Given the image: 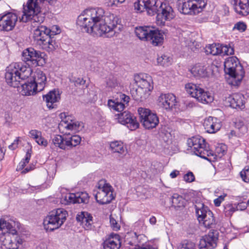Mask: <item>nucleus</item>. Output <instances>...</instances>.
<instances>
[{
  "instance_id": "nucleus-63",
  "label": "nucleus",
  "mask_w": 249,
  "mask_h": 249,
  "mask_svg": "<svg viewBox=\"0 0 249 249\" xmlns=\"http://www.w3.org/2000/svg\"><path fill=\"white\" fill-rule=\"evenodd\" d=\"M235 127L238 129H242L244 131H245L247 129L246 126L244 125L243 122L235 123Z\"/></svg>"
},
{
  "instance_id": "nucleus-22",
  "label": "nucleus",
  "mask_w": 249,
  "mask_h": 249,
  "mask_svg": "<svg viewBox=\"0 0 249 249\" xmlns=\"http://www.w3.org/2000/svg\"><path fill=\"white\" fill-rule=\"evenodd\" d=\"M226 103L231 107L242 109L245 108L244 96L240 93H234L226 99Z\"/></svg>"
},
{
  "instance_id": "nucleus-56",
  "label": "nucleus",
  "mask_w": 249,
  "mask_h": 249,
  "mask_svg": "<svg viewBox=\"0 0 249 249\" xmlns=\"http://www.w3.org/2000/svg\"><path fill=\"white\" fill-rule=\"evenodd\" d=\"M184 180L187 182H192L195 180V176L193 173L189 172L184 176Z\"/></svg>"
},
{
  "instance_id": "nucleus-53",
  "label": "nucleus",
  "mask_w": 249,
  "mask_h": 249,
  "mask_svg": "<svg viewBox=\"0 0 249 249\" xmlns=\"http://www.w3.org/2000/svg\"><path fill=\"white\" fill-rule=\"evenodd\" d=\"M247 29L246 24L243 22H238L236 23L233 28V30H237L240 32H244Z\"/></svg>"
},
{
  "instance_id": "nucleus-8",
  "label": "nucleus",
  "mask_w": 249,
  "mask_h": 249,
  "mask_svg": "<svg viewBox=\"0 0 249 249\" xmlns=\"http://www.w3.org/2000/svg\"><path fill=\"white\" fill-rule=\"evenodd\" d=\"M196 213L199 224L206 228H213L215 221L213 213L203 203H197L195 206Z\"/></svg>"
},
{
  "instance_id": "nucleus-39",
  "label": "nucleus",
  "mask_w": 249,
  "mask_h": 249,
  "mask_svg": "<svg viewBox=\"0 0 249 249\" xmlns=\"http://www.w3.org/2000/svg\"><path fill=\"white\" fill-rule=\"evenodd\" d=\"M185 88L187 92L196 99L198 94H200V91H201V88L199 86L193 83L186 84Z\"/></svg>"
},
{
  "instance_id": "nucleus-51",
  "label": "nucleus",
  "mask_w": 249,
  "mask_h": 249,
  "mask_svg": "<svg viewBox=\"0 0 249 249\" xmlns=\"http://www.w3.org/2000/svg\"><path fill=\"white\" fill-rule=\"evenodd\" d=\"M240 177L243 181L249 182V167L247 166L240 173Z\"/></svg>"
},
{
  "instance_id": "nucleus-37",
  "label": "nucleus",
  "mask_w": 249,
  "mask_h": 249,
  "mask_svg": "<svg viewBox=\"0 0 249 249\" xmlns=\"http://www.w3.org/2000/svg\"><path fill=\"white\" fill-rule=\"evenodd\" d=\"M200 92L196 98L198 101L203 104H209L213 101V97L211 93L204 91L202 88Z\"/></svg>"
},
{
  "instance_id": "nucleus-27",
  "label": "nucleus",
  "mask_w": 249,
  "mask_h": 249,
  "mask_svg": "<svg viewBox=\"0 0 249 249\" xmlns=\"http://www.w3.org/2000/svg\"><path fill=\"white\" fill-rule=\"evenodd\" d=\"M164 40V32L152 27L147 41H150L154 46L161 45Z\"/></svg>"
},
{
  "instance_id": "nucleus-5",
  "label": "nucleus",
  "mask_w": 249,
  "mask_h": 249,
  "mask_svg": "<svg viewBox=\"0 0 249 249\" xmlns=\"http://www.w3.org/2000/svg\"><path fill=\"white\" fill-rule=\"evenodd\" d=\"M114 189L105 180H100L93 191V195L98 203L105 204L110 203L114 198Z\"/></svg>"
},
{
  "instance_id": "nucleus-49",
  "label": "nucleus",
  "mask_w": 249,
  "mask_h": 249,
  "mask_svg": "<svg viewBox=\"0 0 249 249\" xmlns=\"http://www.w3.org/2000/svg\"><path fill=\"white\" fill-rule=\"evenodd\" d=\"M220 55H232L234 53V49L232 47L228 45H223L221 44Z\"/></svg>"
},
{
  "instance_id": "nucleus-3",
  "label": "nucleus",
  "mask_w": 249,
  "mask_h": 249,
  "mask_svg": "<svg viewBox=\"0 0 249 249\" xmlns=\"http://www.w3.org/2000/svg\"><path fill=\"white\" fill-rule=\"evenodd\" d=\"M224 71L230 76L228 82L233 86H238L245 75L243 67L235 56L229 57L225 60Z\"/></svg>"
},
{
  "instance_id": "nucleus-2",
  "label": "nucleus",
  "mask_w": 249,
  "mask_h": 249,
  "mask_svg": "<svg viewBox=\"0 0 249 249\" xmlns=\"http://www.w3.org/2000/svg\"><path fill=\"white\" fill-rule=\"evenodd\" d=\"M45 1L51 5H55L57 0H32V28H35L33 38L35 43L39 46L49 36L47 27L41 25L45 18L44 14L41 11V7Z\"/></svg>"
},
{
  "instance_id": "nucleus-23",
  "label": "nucleus",
  "mask_w": 249,
  "mask_h": 249,
  "mask_svg": "<svg viewBox=\"0 0 249 249\" xmlns=\"http://www.w3.org/2000/svg\"><path fill=\"white\" fill-rule=\"evenodd\" d=\"M77 221L86 230L91 229L93 224L92 215L87 212H80L76 216Z\"/></svg>"
},
{
  "instance_id": "nucleus-41",
  "label": "nucleus",
  "mask_w": 249,
  "mask_h": 249,
  "mask_svg": "<svg viewBox=\"0 0 249 249\" xmlns=\"http://www.w3.org/2000/svg\"><path fill=\"white\" fill-rule=\"evenodd\" d=\"M221 44H213L209 45L205 48V52L207 54L213 55H220Z\"/></svg>"
},
{
  "instance_id": "nucleus-61",
  "label": "nucleus",
  "mask_w": 249,
  "mask_h": 249,
  "mask_svg": "<svg viewBox=\"0 0 249 249\" xmlns=\"http://www.w3.org/2000/svg\"><path fill=\"white\" fill-rule=\"evenodd\" d=\"M18 138L16 139L11 144L9 145V148L12 150L16 149L18 146Z\"/></svg>"
},
{
  "instance_id": "nucleus-20",
  "label": "nucleus",
  "mask_w": 249,
  "mask_h": 249,
  "mask_svg": "<svg viewBox=\"0 0 249 249\" xmlns=\"http://www.w3.org/2000/svg\"><path fill=\"white\" fill-rule=\"evenodd\" d=\"M218 239L217 231L210 232L208 235L203 237L199 241L200 249H212L216 247Z\"/></svg>"
},
{
  "instance_id": "nucleus-25",
  "label": "nucleus",
  "mask_w": 249,
  "mask_h": 249,
  "mask_svg": "<svg viewBox=\"0 0 249 249\" xmlns=\"http://www.w3.org/2000/svg\"><path fill=\"white\" fill-rule=\"evenodd\" d=\"M203 125L206 132L214 133L220 129L221 123L217 118L210 116L204 120Z\"/></svg>"
},
{
  "instance_id": "nucleus-19",
  "label": "nucleus",
  "mask_w": 249,
  "mask_h": 249,
  "mask_svg": "<svg viewBox=\"0 0 249 249\" xmlns=\"http://www.w3.org/2000/svg\"><path fill=\"white\" fill-rule=\"evenodd\" d=\"M46 81V77L43 72L37 70L34 74L32 80V95L40 92L44 89Z\"/></svg>"
},
{
  "instance_id": "nucleus-44",
  "label": "nucleus",
  "mask_w": 249,
  "mask_h": 249,
  "mask_svg": "<svg viewBox=\"0 0 249 249\" xmlns=\"http://www.w3.org/2000/svg\"><path fill=\"white\" fill-rule=\"evenodd\" d=\"M173 205L175 207H181L184 206L185 200L182 196L178 194H174L172 196Z\"/></svg>"
},
{
  "instance_id": "nucleus-14",
  "label": "nucleus",
  "mask_w": 249,
  "mask_h": 249,
  "mask_svg": "<svg viewBox=\"0 0 249 249\" xmlns=\"http://www.w3.org/2000/svg\"><path fill=\"white\" fill-rule=\"evenodd\" d=\"M17 234H12L10 231L0 235L1 246L6 249H18L22 243V239L19 237H15Z\"/></svg>"
},
{
  "instance_id": "nucleus-62",
  "label": "nucleus",
  "mask_w": 249,
  "mask_h": 249,
  "mask_svg": "<svg viewBox=\"0 0 249 249\" xmlns=\"http://www.w3.org/2000/svg\"><path fill=\"white\" fill-rule=\"evenodd\" d=\"M108 5L111 7L117 6L120 3L118 0H108Z\"/></svg>"
},
{
  "instance_id": "nucleus-15",
  "label": "nucleus",
  "mask_w": 249,
  "mask_h": 249,
  "mask_svg": "<svg viewBox=\"0 0 249 249\" xmlns=\"http://www.w3.org/2000/svg\"><path fill=\"white\" fill-rule=\"evenodd\" d=\"M22 59L26 62V65L23 66L20 63L19 64V69L18 70L19 75L20 77L21 82L29 78L31 75V68L30 67V64L27 62H31V52L30 51V48H27L22 52Z\"/></svg>"
},
{
  "instance_id": "nucleus-29",
  "label": "nucleus",
  "mask_w": 249,
  "mask_h": 249,
  "mask_svg": "<svg viewBox=\"0 0 249 249\" xmlns=\"http://www.w3.org/2000/svg\"><path fill=\"white\" fill-rule=\"evenodd\" d=\"M31 150H28L26 153V156L24 159L19 163L17 166L16 170L17 171H21L22 175H24L31 170V165H29L28 167L24 169V167L26 166L27 164L29 163L31 154L29 151Z\"/></svg>"
},
{
  "instance_id": "nucleus-18",
  "label": "nucleus",
  "mask_w": 249,
  "mask_h": 249,
  "mask_svg": "<svg viewBox=\"0 0 249 249\" xmlns=\"http://www.w3.org/2000/svg\"><path fill=\"white\" fill-rule=\"evenodd\" d=\"M18 20L17 16L13 13H8L0 18V29L10 31L13 29Z\"/></svg>"
},
{
  "instance_id": "nucleus-30",
  "label": "nucleus",
  "mask_w": 249,
  "mask_h": 249,
  "mask_svg": "<svg viewBox=\"0 0 249 249\" xmlns=\"http://www.w3.org/2000/svg\"><path fill=\"white\" fill-rule=\"evenodd\" d=\"M152 27L139 26L135 28V34L141 40L147 41Z\"/></svg>"
},
{
  "instance_id": "nucleus-60",
  "label": "nucleus",
  "mask_w": 249,
  "mask_h": 249,
  "mask_svg": "<svg viewBox=\"0 0 249 249\" xmlns=\"http://www.w3.org/2000/svg\"><path fill=\"white\" fill-rule=\"evenodd\" d=\"M247 208V204L245 202H241L237 205L236 206V210L244 211Z\"/></svg>"
},
{
  "instance_id": "nucleus-21",
  "label": "nucleus",
  "mask_w": 249,
  "mask_h": 249,
  "mask_svg": "<svg viewBox=\"0 0 249 249\" xmlns=\"http://www.w3.org/2000/svg\"><path fill=\"white\" fill-rule=\"evenodd\" d=\"M160 9L161 10V13H158L157 17L158 20H160L159 24H164L165 21L173 18L174 17L173 10L168 4L160 2L159 6V9Z\"/></svg>"
},
{
  "instance_id": "nucleus-38",
  "label": "nucleus",
  "mask_w": 249,
  "mask_h": 249,
  "mask_svg": "<svg viewBox=\"0 0 249 249\" xmlns=\"http://www.w3.org/2000/svg\"><path fill=\"white\" fill-rule=\"evenodd\" d=\"M18 223H16L15 221L11 220L10 222L7 221L4 219L0 220V230L6 229L7 231H10L12 234H15L17 232L15 226L18 225Z\"/></svg>"
},
{
  "instance_id": "nucleus-35",
  "label": "nucleus",
  "mask_w": 249,
  "mask_h": 249,
  "mask_svg": "<svg viewBox=\"0 0 249 249\" xmlns=\"http://www.w3.org/2000/svg\"><path fill=\"white\" fill-rule=\"evenodd\" d=\"M40 47L48 52H53L58 48V44L54 39L49 36L48 39H46Z\"/></svg>"
},
{
  "instance_id": "nucleus-17",
  "label": "nucleus",
  "mask_w": 249,
  "mask_h": 249,
  "mask_svg": "<svg viewBox=\"0 0 249 249\" xmlns=\"http://www.w3.org/2000/svg\"><path fill=\"white\" fill-rule=\"evenodd\" d=\"M118 122L120 124L125 125L131 130H134L139 126V123L137 121L134 115L128 111L124 112L118 115Z\"/></svg>"
},
{
  "instance_id": "nucleus-43",
  "label": "nucleus",
  "mask_w": 249,
  "mask_h": 249,
  "mask_svg": "<svg viewBox=\"0 0 249 249\" xmlns=\"http://www.w3.org/2000/svg\"><path fill=\"white\" fill-rule=\"evenodd\" d=\"M32 139H35L36 142L40 145L46 146L47 145V141L42 137L40 131L32 130Z\"/></svg>"
},
{
  "instance_id": "nucleus-31",
  "label": "nucleus",
  "mask_w": 249,
  "mask_h": 249,
  "mask_svg": "<svg viewBox=\"0 0 249 249\" xmlns=\"http://www.w3.org/2000/svg\"><path fill=\"white\" fill-rule=\"evenodd\" d=\"M120 246L119 236L117 235L109 238L104 243V249H119Z\"/></svg>"
},
{
  "instance_id": "nucleus-46",
  "label": "nucleus",
  "mask_w": 249,
  "mask_h": 249,
  "mask_svg": "<svg viewBox=\"0 0 249 249\" xmlns=\"http://www.w3.org/2000/svg\"><path fill=\"white\" fill-rule=\"evenodd\" d=\"M20 85H21V94L24 96L30 95L31 91V80L29 79L27 82L24 83L20 82Z\"/></svg>"
},
{
  "instance_id": "nucleus-12",
  "label": "nucleus",
  "mask_w": 249,
  "mask_h": 249,
  "mask_svg": "<svg viewBox=\"0 0 249 249\" xmlns=\"http://www.w3.org/2000/svg\"><path fill=\"white\" fill-rule=\"evenodd\" d=\"M160 2L157 0H137L134 4L135 10L138 12L145 11L149 16H154L159 12Z\"/></svg>"
},
{
  "instance_id": "nucleus-34",
  "label": "nucleus",
  "mask_w": 249,
  "mask_h": 249,
  "mask_svg": "<svg viewBox=\"0 0 249 249\" xmlns=\"http://www.w3.org/2000/svg\"><path fill=\"white\" fill-rule=\"evenodd\" d=\"M110 148L113 153H116L119 155H124L126 150L123 143L121 141H114L110 143Z\"/></svg>"
},
{
  "instance_id": "nucleus-9",
  "label": "nucleus",
  "mask_w": 249,
  "mask_h": 249,
  "mask_svg": "<svg viewBox=\"0 0 249 249\" xmlns=\"http://www.w3.org/2000/svg\"><path fill=\"white\" fill-rule=\"evenodd\" d=\"M140 121L143 126L147 129L155 128L159 123V118L156 113L144 107L138 109Z\"/></svg>"
},
{
  "instance_id": "nucleus-40",
  "label": "nucleus",
  "mask_w": 249,
  "mask_h": 249,
  "mask_svg": "<svg viewBox=\"0 0 249 249\" xmlns=\"http://www.w3.org/2000/svg\"><path fill=\"white\" fill-rule=\"evenodd\" d=\"M192 74L196 77H204L207 75V72L204 66L197 64L191 70Z\"/></svg>"
},
{
  "instance_id": "nucleus-16",
  "label": "nucleus",
  "mask_w": 249,
  "mask_h": 249,
  "mask_svg": "<svg viewBox=\"0 0 249 249\" xmlns=\"http://www.w3.org/2000/svg\"><path fill=\"white\" fill-rule=\"evenodd\" d=\"M158 105L167 111L176 109L178 107L176 97L172 93L161 94L158 98Z\"/></svg>"
},
{
  "instance_id": "nucleus-24",
  "label": "nucleus",
  "mask_w": 249,
  "mask_h": 249,
  "mask_svg": "<svg viewBox=\"0 0 249 249\" xmlns=\"http://www.w3.org/2000/svg\"><path fill=\"white\" fill-rule=\"evenodd\" d=\"M120 102L115 101L112 100L108 101V106L110 109L114 110L121 112L123 111L125 106L129 102L130 98L124 94H120L119 95Z\"/></svg>"
},
{
  "instance_id": "nucleus-50",
  "label": "nucleus",
  "mask_w": 249,
  "mask_h": 249,
  "mask_svg": "<svg viewBox=\"0 0 249 249\" xmlns=\"http://www.w3.org/2000/svg\"><path fill=\"white\" fill-rule=\"evenodd\" d=\"M236 210V207L231 204H228L224 207V213L226 216L230 217Z\"/></svg>"
},
{
  "instance_id": "nucleus-64",
  "label": "nucleus",
  "mask_w": 249,
  "mask_h": 249,
  "mask_svg": "<svg viewBox=\"0 0 249 249\" xmlns=\"http://www.w3.org/2000/svg\"><path fill=\"white\" fill-rule=\"evenodd\" d=\"M36 249H47V246L45 243H38L36 247Z\"/></svg>"
},
{
  "instance_id": "nucleus-55",
  "label": "nucleus",
  "mask_w": 249,
  "mask_h": 249,
  "mask_svg": "<svg viewBox=\"0 0 249 249\" xmlns=\"http://www.w3.org/2000/svg\"><path fill=\"white\" fill-rule=\"evenodd\" d=\"M118 83L116 78L112 77L109 78L107 81V85L111 88H114L118 86Z\"/></svg>"
},
{
  "instance_id": "nucleus-45",
  "label": "nucleus",
  "mask_w": 249,
  "mask_h": 249,
  "mask_svg": "<svg viewBox=\"0 0 249 249\" xmlns=\"http://www.w3.org/2000/svg\"><path fill=\"white\" fill-rule=\"evenodd\" d=\"M157 62L159 64L164 67H168L172 63V58L166 54H163L157 58Z\"/></svg>"
},
{
  "instance_id": "nucleus-47",
  "label": "nucleus",
  "mask_w": 249,
  "mask_h": 249,
  "mask_svg": "<svg viewBox=\"0 0 249 249\" xmlns=\"http://www.w3.org/2000/svg\"><path fill=\"white\" fill-rule=\"evenodd\" d=\"M75 195L76 196V203H86L89 201V195L86 192H77L75 193Z\"/></svg>"
},
{
  "instance_id": "nucleus-57",
  "label": "nucleus",
  "mask_w": 249,
  "mask_h": 249,
  "mask_svg": "<svg viewBox=\"0 0 249 249\" xmlns=\"http://www.w3.org/2000/svg\"><path fill=\"white\" fill-rule=\"evenodd\" d=\"M195 244L191 241H185L182 245L181 249H194Z\"/></svg>"
},
{
  "instance_id": "nucleus-1",
  "label": "nucleus",
  "mask_w": 249,
  "mask_h": 249,
  "mask_svg": "<svg viewBox=\"0 0 249 249\" xmlns=\"http://www.w3.org/2000/svg\"><path fill=\"white\" fill-rule=\"evenodd\" d=\"M76 23L83 32L99 36L106 34H109L108 36H115L123 29L117 17L111 14L105 15L104 10L100 7L84 10L78 17Z\"/></svg>"
},
{
  "instance_id": "nucleus-4",
  "label": "nucleus",
  "mask_w": 249,
  "mask_h": 249,
  "mask_svg": "<svg viewBox=\"0 0 249 249\" xmlns=\"http://www.w3.org/2000/svg\"><path fill=\"white\" fill-rule=\"evenodd\" d=\"M134 80L138 88L132 91V95L136 100H142L150 95L153 89L152 77L146 73H140L135 76Z\"/></svg>"
},
{
  "instance_id": "nucleus-13",
  "label": "nucleus",
  "mask_w": 249,
  "mask_h": 249,
  "mask_svg": "<svg viewBox=\"0 0 249 249\" xmlns=\"http://www.w3.org/2000/svg\"><path fill=\"white\" fill-rule=\"evenodd\" d=\"M19 69L18 63L10 64L6 69L5 78L8 85L14 88H19L20 84V77L18 70Z\"/></svg>"
},
{
  "instance_id": "nucleus-52",
  "label": "nucleus",
  "mask_w": 249,
  "mask_h": 249,
  "mask_svg": "<svg viewBox=\"0 0 249 249\" xmlns=\"http://www.w3.org/2000/svg\"><path fill=\"white\" fill-rule=\"evenodd\" d=\"M47 32L49 36L51 37L52 36L59 34L61 32V29L59 26L54 25L52 26L50 29L47 28Z\"/></svg>"
},
{
  "instance_id": "nucleus-6",
  "label": "nucleus",
  "mask_w": 249,
  "mask_h": 249,
  "mask_svg": "<svg viewBox=\"0 0 249 249\" xmlns=\"http://www.w3.org/2000/svg\"><path fill=\"white\" fill-rule=\"evenodd\" d=\"M67 216V212L64 209L60 208L52 211L44 220L45 228L49 231L58 229L64 223Z\"/></svg>"
},
{
  "instance_id": "nucleus-7",
  "label": "nucleus",
  "mask_w": 249,
  "mask_h": 249,
  "mask_svg": "<svg viewBox=\"0 0 249 249\" xmlns=\"http://www.w3.org/2000/svg\"><path fill=\"white\" fill-rule=\"evenodd\" d=\"M187 144L195 155L202 158L206 159L207 157L213 155L208 144L201 137H193L188 139Z\"/></svg>"
},
{
  "instance_id": "nucleus-42",
  "label": "nucleus",
  "mask_w": 249,
  "mask_h": 249,
  "mask_svg": "<svg viewBox=\"0 0 249 249\" xmlns=\"http://www.w3.org/2000/svg\"><path fill=\"white\" fill-rule=\"evenodd\" d=\"M65 136L66 134L64 135L63 137L58 135L55 136L53 139V143L55 146H57L62 149H66Z\"/></svg>"
},
{
  "instance_id": "nucleus-10",
  "label": "nucleus",
  "mask_w": 249,
  "mask_h": 249,
  "mask_svg": "<svg viewBox=\"0 0 249 249\" xmlns=\"http://www.w3.org/2000/svg\"><path fill=\"white\" fill-rule=\"evenodd\" d=\"M61 119L58 125L60 130H71L80 131L84 127L83 123L77 121L72 116L69 115L67 113L62 112L59 114Z\"/></svg>"
},
{
  "instance_id": "nucleus-36",
  "label": "nucleus",
  "mask_w": 249,
  "mask_h": 249,
  "mask_svg": "<svg viewBox=\"0 0 249 249\" xmlns=\"http://www.w3.org/2000/svg\"><path fill=\"white\" fill-rule=\"evenodd\" d=\"M23 14L20 20L27 22L31 19V0H28L26 5H23Z\"/></svg>"
},
{
  "instance_id": "nucleus-59",
  "label": "nucleus",
  "mask_w": 249,
  "mask_h": 249,
  "mask_svg": "<svg viewBox=\"0 0 249 249\" xmlns=\"http://www.w3.org/2000/svg\"><path fill=\"white\" fill-rule=\"evenodd\" d=\"M226 196V194H224L223 195L219 196L217 198L215 199L213 201L214 204L215 206L218 207L220 205L222 202L224 200V198Z\"/></svg>"
},
{
  "instance_id": "nucleus-33",
  "label": "nucleus",
  "mask_w": 249,
  "mask_h": 249,
  "mask_svg": "<svg viewBox=\"0 0 249 249\" xmlns=\"http://www.w3.org/2000/svg\"><path fill=\"white\" fill-rule=\"evenodd\" d=\"M66 134L65 140L66 143V149L78 145L81 141V137L78 135L71 136L69 133L67 134V132L63 131Z\"/></svg>"
},
{
  "instance_id": "nucleus-28",
  "label": "nucleus",
  "mask_w": 249,
  "mask_h": 249,
  "mask_svg": "<svg viewBox=\"0 0 249 249\" xmlns=\"http://www.w3.org/2000/svg\"><path fill=\"white\" fill-rule=\"evenodd\" d=\"M236 11L243 16L249 14V0H230Z\"/></svg>"
},
{
  "instance_id": "nucleus-58",
  "label": "nucleus",
  "mask_w": 249,
  "mask_h": 249,
  "mask_svg": "<svg viewBox=\"0 0 249 249\" xmlns=\"http://www.w3.org/2000/svg\"><path fill=\"white\" fill-rule=\"evenodd\" d=\"M110 223L113 230H118L120 229L119 225L112 215L110 216Z\"/></svg>"
},
{
  "instance_id": "nucleus-26",
  "label": "nucleus",
  "mask_w": 249,
  "mask_h": 249,
  "mask_svg": "<svg viewBox=\"0 0 249 249\" xmlns=\"http://www.w3.org/2000/svg\"><path fill=\"white\" fill-rule=\"evenodd\" d=\"M46 101L47 107L51 109L54 108L56 103L60 100V93L58 90L54 89L50 91L48 94L43 96Z\"/></svg>"
},
{
  "instance_id": "nucleus-32",
  "label": "nucleus",
  "mask_w": 249,
  "mask_h": 249,
  "mask_svg": "<svg viewBox=\"0 0 249 249\" xmlns=\"http://www.w3.org/2000/svg\"><path fill=\"white\" fill-rule=\"evenodd\" d=\"M45 53L39 51H32V67L42 66L45 63Z\"/></svg>"
},
{
  "instance_id": "nucleus-11",
  "label": "nucleus",
  "mask_w": 249,
  "mask_h": 249,
  "mask_svg": "<svg viewBox=\"0 0 249 249\" xmlns=\"http://www.w3.org/2000/svg\"><path fill=\"white\" fill-rule=\"evenodd\" d=\"M178 10L184 14L196 15L201 12L206 5L204 0H184Z\"/></svg>"
},
{
  "instance_id": "nucleus-54",
  "label": "nucleus",
  "mask_w": 249,
  "mask_h": 249,
  "mask_svg": "<svg viewBox=\"0 0 249 249\" xmlns=\"http://www.w3.org/2000/svg\"><path fill=\"white\" fill-rule=\"evenodd\" d=\"M65 199L68 203H76V196L75 193H69L65 196Z\"/></svg>"
},
{
  "instance_id": "nucleus-48",
  "label": "nucleus",
  "mask_w": 249,
  "mask_h": 249,
  "mask_svg": "<svg viewBox=\"0 0 249 249\" xmlns=\"http://www.w3.org/2000/svg\"><path fill=\"white\" fill-rule=\"evenodd\" d=\"M227 146L223 143L217 144L215 148V152L216 156L221 158L224 155L227 151Z\"/></svg>"
}]
</instances>
